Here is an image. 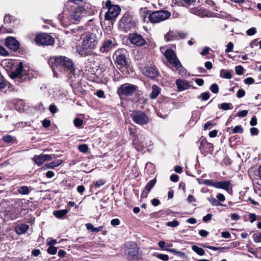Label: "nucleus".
<instances>
[{
	"instance_id": "20",
	"label": "nucleus",
	"mask_w": 261,
	"mask_h": 261,
	"mask_svg": "<svg viewBox=\"0 0 261 261\" xmlns=\"http://www.w3.org/2000/svg\"><path fill=\"white\" fill-rule=\"evenodd\" d=\"M144 74L150 78H154L158 76V72L152 67H147L144 70Z\"/></svg>"
},
{
	"instance_id": "61",
	"label": "nucleus",
	"mask_w": 261,
	"mask_h": 261,
	"mask_svg": "<svg viewBox=\"0 0 261 261\" xmlns=\"http://www.w3.org/2000/svg\"><path fill=\"white\" fill-rule=\"evenodd\" d=\"M254 82V80L252 77H247L244 80V83L247 84H253Z\"/></svg>"
},
{
	"instance_id": "21",
	"label": "nucleus",
	"mask_w": 261,
	"mask_h": 261,
	"mask_svg": "<svg viewBox=\"0 0 261 261\" xmlns=\"http://www.w3.org/2000/svg\"><path fill=\"white\" fill-rule=\"evenodd\" d=\"M116 62L119 68L123 67L126 65V59L125 56L123 54H116Z\"/></svg>"
},
{
	"instance_id": "29",
	"label": "nucleus",
	"mask_w": 261,
	"mask_h": 261,
	"mask_svg": "<svg viewBox=\"0 0 261 261\" xmlns=\"http://www.w3.org/2000/svg\"><path fill=\"white\" fill-rule=\"evenodd\" d=\"M62 162L61 160H57L47 164L46 165L49 168H54L55 167H58L61 165Z\"/></svg>"
},
{
	"instance_id": "25",
	"label": "nucleus",
	"mask_w": 261,
	"mask_h": 261,
	"mask_svg": "<svg viewBox=\"0 0 261 261\" xmlns=\"http://www.w3.org/2000/svg\"><path fill=\"white\" fill-rule=\"evenodd\" d=\"M152 89V90L150 94V97L151 99H155L160 93V88L157 86L153 85Z\"/></svg>"
},
{
	"instance_id": "32",
	"label": "nucleus",
	"mask_w": 261,
	"mask_h": 261,
	"mask_svg": "<svg viewBox=\"0 0 261 261\" xmlns=\"http://www.w3.org/2000/svg\"><path fill=\"white\" fill-rule=\"evenodd\" d=\"M133 144L136 149L139 151H141L143 149V145L142 143H139L138 142V140L135 138L133 139Z\"/></svg>"
},
{
	"instance_id": "23",
	"label": "nucleus",
	"mask_w": 261,
	"mask_h": 261,
	"mask_svg": "<svg viewBox=\"0 0 261 261\" xmlns=\"http://www.w3.org/2000/svg\"><path fill=\"white\" fill-rule=\"evenodd\" d=\"M76 51L82 57H86L91 55L89 48H85L83 46L77 47Z\"/></svg>"
},
{
	"instance_id": "34",
	"label": "nucleus",
	"mask_w": 261,
	"mask_h": 261,
	"mask_svg": "<svg viewBox=\"0 0 261 261\" xmlns=\"http://www.w3.org/2000/svg\"><path fill=\"white\" fill-rule=\"evenodd\" d=\"M2 140L6 143H12L14 140V137L11 135H6L3 136Z\"/></svg>"
},
{
	"instance_id": "19",
	"label": "nucleus",
	"mask_w": 261,
	"mask_h": 261,
	"mask_svg": "<svg viewBox=\"0 0 261 261\" xmlns=\"http://www.w3.org/2000/svg\"><path fill=\"white\" fill-rule=\"evenodd\" d=\"M176 84L179 91H182L188 89L190 87V83L188 81L180 79L176 80Z\"/></svg>"
},
{
	"instance_id": "52",
	"label": "nucleus",
	"mask_w": 261,
	"mask_h": 261,
	"mask_svg": "<svg viewBox=\"0 0 261 261\" xmlns=\"http://www.w3.org/2000/svg\"><path fill=\"white\" fill-rule=\"evenodd\" d=\"M245 94V91L242 89H239L237 93V96L238 98H241L243 97Z\"/></svg>"
},
{
	"instance_id": "15",
	"label": "nucleus",
	"mask_w": 261,
	"mask_h": 261,
	"mask_svg": "<svg viewBox=\"0 0 261 261\" xmlns=\"http://www.w3.org/2000/svg\"><path fill=\"white\" fill-rule=\"evenodd\" d=\"M6 46L10 49L15 51L19 47V43L13 37H8L5 41Z\"/></svg>"
},
{
	"instance_id": "43",
	"label": "nucleus",
	"mask_w": 261,
	"mask_h": 261,
	"mask_svg": "<svg viewBox=\"0 0 261 261\" xmlns=\"http://www.w3.org/2000/svg\"><path fill=\"white\" fill-rule=\"evenodd\" d=\"M232 131L233 133H242L243 132V128L241 126L237 125L232 129Z\"/></svg>"
},
{
	"instance_id": "58",
	"label": "nucleus",
	"mask_w": 261,
	"mask_h": 261,
	"mask_svg": "<svg viewBox=\"0 0 261 261\" xmlns=\"http://www.w3.org/2000/svg\"><path fill=\"white\" fill-rule=\"evenodd\" d=\"M250 131L252 136L257 135L258 134V130L256 127H251Z\"/></svg>"
},
{
	"instance_id": "6",
	"label": "nucleus",
	"mask_w": 261,
	"mask_h": 261,
	"mask_svg": "<svg viewBox=\"0 0 261 261\" xmlns=\"http://www.w3.org/2000/svg\"><path fill=\"white\" fill-rule=\"evenodd\" d=\"M106 7L108 9V11L105 14V19L107 20L115 19L120 12V8L118 5H112L110 0L106 2Z\"/></svg>"
},
{
	"instance_id": "53",
	"label": "nucleus",
	"mask_w": 261,
	"mask_h": 261,
	"mask_svg": "<svg viewBox=\"0 0 261 261\" xmlns=\"http://www.w3.org/2000/svg\"><path fill=\"white\" fill-rule=\"evenodd\" d=\"M49 110L52 114H55L57 112V109L55 105H50Z\"/></svg>"
},
{
	"instance_id": "7",
	"label": "nucleus",
	"mask_w": 261,
	"mask_h": 261,
	"mask_svg": "<svg viewBox=\"0 0 261 261\" xmlns=\"http://www.w3.org/2000/svg\"><path fill=\"white\" fill-rule=\"evenodd\" d=\"M119 26L121 30L127 32L135 28V23L129 14H125L121 18Z\"/></svg>"
},
{
	"instance_id": "47",
	"label": "nucleus",
	"mask_w": 261,
	"mask_h": 261,
	"mask_svg": "<svg viewBox=\"0 0 261 261\" xmlns=\"http://www.w3.org/2000/svg\"><path fill=\"white\" fill-rule=\"evenodd\" d=\"M233 48V44L232 42H229L226 45V49L225 50L226 53H230L232 51Z\"/></svg>"
},
{
	"instance_id": "36",
	"label": "nucleus",
	"mask_w": 261,
	"mask_h": 261,
	"mask_svg": "<svg viewBox=\"0 0 261 261\" xmlns=\"http://www.w3.org/2000/svg\"><path fill=\"white\" fill-rule=\"evenodd\" d=\"M154 256L164 261H168L169 259V256L168 255L166 254L156 253L154 254Z\"/></svg>"
},
{
	"instance_id": "55",
	"label": "nucleus",
	"mask_w": 261,
	"mask_h": 261,
	"mask_svg": "<svg viewBox=\"0 0 261 261\" xmlns=\"http://www.w3.org/2000/svg\"><path fill=\"white\" fill-rule=\"evenodd\" d=\"M42 125L44 127H48L50 125V121L45 119L42 121Z\"/></svg>"
},
{
	"instance_id": "1",
	"label": "nucleus",
	"mask_w": 261,
	"mask_h": 261,
	"mask_svg": "<svg viewBox=\"0 0 261 261\" xmlns=\"http://www.w3.org/2000/svg\"><path fill=\"white\" fill-rule=\"evenodd\" d=\"M48 63L52 68L54 76H58L57 73L55 71L56 68H59L63 70L67 73L69 78H71L74 75L75 68L72 60L65 56H53L50 58Z\"/></svg>"
},
{
	"instance_id": "30",
	"label": "nucleus",
	"mask_w": 261,
	"mask_h": 261,
	"mask_svg": "<svg viewBox=\"0 0 261 261\" xmlns=\"http://www.w3.org/2000/svg\"><path fill=\"white\" fill-rule=\"evenodd\" d=\"M192 250L199 255H203L205 253L204 250L197 246L193 245L192 247Z\"/></svg>"
},
{
	"instance_id": "60",
	"label": "nucleus",
	"mask_w": 261,
	"mask_h": 261,
	"mask_svg": "<svg viewBox=\"0 0 261 261\" xmlns=\"http://www.w3.org/2000/svg\"><path fill=\"white\" fill-rule=\"evenodd\" d=\"M199 234L202 237H206L208 234V232L205 230H200L199 231Z\"/></svg>"
},
{
	"instance_id": "12",
	"label": "nucleus",
	"mask_w": 261,
	"mask_h": 261,
	"mask_svg": "<svg viewBox=\"0 0 261 261\" xmlns=\"http://www.w3.org/2000/svg\"><path fill=\"white\" fill-rule=\"evenodd\" d=\"M72 11L70 13V17L74 22L80 21L82 14L85 12L84 8L82 6H78L76 4L71 5Z\"/></svg>"
},
{
	"instance_id": "5",
	"label": "nucleus",
	"mask_w": 261,
	"mask_h": 261,
	"mask_svg": "<svg viewBox=\"0 0 261 261\" xmlns=\"http://www.w3.org/2000/svg\"><path fill=\"white\" fill-rule=\"evenodd\" d=\"M171 16V13L167 10H160L153 12L149 15L150 22L159 23L168 19Z\"/></svg>"
},
{
	"instance_id": "16",
	"label": "nucleus",
	"mask_w": 261,
	"mask_h": 261,
	"mask_svg": "<svg viewBox=\"0 0 261 261\" xmlns=\"http://www.w3.org/2000/svg\"><path fill=\"white\" fill-rule=\"evenodd\" d=\"M186 36V34L182 32L170 31L165 36V38L167 41H170L178 39H183Z\"/></svg>"
},
{
	"instance_id": "41",
	"label": "nucleus",
	"mask_w": 261,
	"mask_h": 261,
	"mask_svg": "<svg viewBox=\"0 0 261 261\" xmlns=\"http://www.w3.org/2000/svg\"><path fill=\"white\" fill-rule=\"evenodd\" d=\"M75 126L77 127H81L83 124V121L80 118H75L73 120Z\"/></svg>"
},
{
	"instance_id": "27",
	"label": "nucleus",
	"mask_w": 261,
	"mask_h": 261,
	"mask_svg": "<svg viewBox=\"0 0 261 261\" xmlns=\"http://www.w3.org/2000/svg\"><path fill=\"white\" fill-rule=\"evenodd\" d=\"M220 76L222 78L226 79H231L232 78L231 73L225 69H222L220 71Z\"/></svg>"
},
{
	"instance_id": "64",
	"label": "nucleus",
	"mask_w": 261,
	"mask_h": 261,
	"mask_svg": "<svg viewBox=\"0 0 261 261\" xmlns=\"http://www.w3.org/2000/svg\"><path fill=\"white\" fill-rule=\"evenodd\" d=\"M85 188L83 185L79 186L77 188V191L81 194H83V192L85 191Z\"/></svg>"
},
{
	"instance_id": "35",
	"label": "nucleus",
	"mask_w": 261,
	"mask_h": 261,
	"mask_svg": "<svg viewBox=\"0 0 261 261\" xmlns=\"http://www.w3.org/2000/svg\"><path fill=\"white\" fill-rule=\"evenodd\" d=\"M197 98L198 99H201L202 100H207L210 98V94L208 92H205L198 95Z\"/></svg>"
},
{
	"instance_id": "45",
	"label": "nucleus",
	"mask_w": 261,
	"mask_h": 261,
	"mask_svg": "<svg viewBox=\"0 0 261 261\" xmlns=\"http://www.w3.org/2000/svg\"><path fill=\"white\" fill-rule=\"evenodd\" d=\"M235 71L237 74L241 75L243 73L244 68L242 66L240 65L237 66L235 68Z\"/></svg>"
},
{
	"instance_id": "28",
	"label": "nucleus",
	"mask_w": 261,
	"mask_h": 261,
	"mask_svg": "<svg viewBox=\"0 0 261 261\" xmlns=\"http://www.w3.org/2000/svg\"><path fill=\"white\" fill-rule=\"evenodd\" d=\"M33 160L35 162V163L37 164L38 166H40L44 163V161H43V159L41 154L39 155H35L34 156Z\"/></svg>"
},
{
	"instance_id": "59",
	"label": "nucleus",
	"mask_w": 261,
	"mask_h": 261,
	"mask_svg": "<svg viewBox=\"0 0 261 261\" xmlns=\"http://www.w3.org/2000/svg\"><path fill=\"white\" fill-rule=\"evenodd\" d=\"M248 114V111L247 110H242L240 111L238 113V115L240 117H244L246 116Z\"/></svg>"
},
{
	"instance_id": "50",
	"label": "nucleus",
	"mask_w": 261,
	"mask_h": 261,
	"mask_svg": "<svg viewBox=\"0 0 261 261\" xmlns=\"http://www.w3.org/2000/svg\"><path fill=\"white\" fill-rule=\"evenodd\" d=\"M6 86V83L4 80V77L0 73V88H4Z\"/></svg>"
},
{
	"instance_id": "56",
	"label": "nucleus",
	"mask_w": 261,
	"mask_h": 261,
	"mask_svg": "<svg viewBox=\"0 0 261 261\" xmlns=\"http://www.w3.org/2000/svg\"><path fill=\"white\" fill-rule=\"evenodd\" d=\"M217 198L218 199V201L219 202H223V201H224V200L225 199V197L224 195L221 193H219L217 195Z\"/></svg>"
},
{
	"instance_id": "13",
	"label": "nucleus",
	"mask_w": 261,
	"mask_h": 261,
	"mask_svg": "<svg viewBox=\"0 0 261 261\" xmlns=\"http://www.w3.org/2000/svg\"><path fill=\"white\" fill-rule=\"evenodd\" d=\"M206 186L213 187L218 189H222L228 191L230 185L229 181H215L213 180L206 179L203 182Z\"/></svg>"
},
{
	"instance_id": "48",
	"label": "nucleus",
	"mask_w": 261,
	"mask_h": 261,
	"mask_svg": "<svg viewBox=\"0 0 261 261\" xmlns=\"http://www.w3.org/2000/svg\"><path fill=\"white\" fill-rule=\"evenodd\" d=\"M256 31L255 28H251L246 31V34L248 36H252L254 35L256 33Z\"/></svg>"
},
{
	"instance_id": "18",
	"label": "nucleus",
	"mask_w": 261,
	"mask_h": 261,
	"mask_svg": "<svg viewBox=\"0 0 261 261\" xmlns=\"http://www.w3.org/2000/svg\"><path fill=\"white\" fill-rule=\"evenodd\" d=\"M156 182V179L155 178L150 180L146 185L144 190L142 192L141 197L144 198L147 197L149 192L150 191L151 189L154 186Z\"/></svg>"
},
{
	"instance_id": "26",
	"label": "nucleus",
	"mask_w": 261,
	"mask_h": 261,
	"mask_svg": "<svg viewBox=\"0 0 261 261\" xmlns=\"http://www.w3.org/2000/svg\"><path fill=\"white\" fill-rule=\"evenodd\" d=\"M68 212L67 209L55 211L53 212L54 215L57 218H62L65 216Z\"/></svg>"
},
{
	"instance_id": "42",
	"label": "nucleus",
	"mask_w": 261,
	"mask_h": 261,
	"mask_svg": "<svg viewBox=\"0 0 261 261\" xmlns=\"http://www.w3.org/2000/svg\"><path fill=\"white\" fill-rule=\"evenodd\" d=\"M231 104L230 103H222L219 108L223 110H228L230 109V106Z\"/></svg>"
},
{
	"instance_id": "63",
	"label": "nucleus",
	"mask_w": 261,
	"mask_h": 261,
	"mask_svg": "<svg viewBox=\"0 0 261 261\" xmlns=\"http://www.w3.org/2000/svg\"><path fill=\"white\" fill-rule=\"evenodd\" d=\"M111 224L113 226H117L120 224V221L118 219H113L111 220Z\"/></svg>"
},
{
	"instance_id": "31",
	"label": "nucleus",
	"mask_w": 261,
	"mask_h": 261,
	"mask_svg": "<svg viewBox=\"0 0 261 261\" xmlns=\"http://www.w3.org/2000/svg\"><path fill=\"white\" fill-rule=\"evenodd\" d=\"M208 201L214 206H219L223 205L222 203L219 202L213 196H210L207 198Z\"/></svg>"
},
{
	"instance_id": "37",
	"label": "nucleus",
	"mask_w": 261,
	"mask_h": 261,
	"mask_svg": "<svg viewBox=\"0 0 261 261\" xmlns=\"http://www.w3.org/2000/svg\"><path fill=\"white\" fill-rule=\"evenodd\" d=\"M253 239L255 243L261 242V232L254 233Z\"/></svg>"
},
{
	"instance_id": "8",
	"label": "nucleus",
	"mask_w": 261,
	"mask_h": 261,
	"mask_svg": "<svg viewBox=\"0 0 261 261\" xmlns=\"http://www.w3.org/2000/svg\"><path fill=\"white\" fill-rule=\"evenodd\" d=\"M130 117L135 123L140 125L147 124L149 121V118L145 113L140 111L133 112L130 114Z\"/></svg>"
},
{
	"instance_id": "54",
	"label": "nucleus",
	"mask_w": 261,
	"mask_h": 261,
	"mask_svg": "<svg viewBox=\"0 0 261 261\" xmlns=\"http://www.w3.org/2000/svg\"><path fill=\"white\" fill-rule=\"evenodd\" d=\"M211 48L208 47H205L203 48V50L200 53V54L202 56H205L208 54Z\"/></svg>"
},
{
	"instance_id": "9",
	"label": "nucleus",
	"mask_w": 261,
	"mask_h": 261,
	"mask_svg": "<svg viewBox=\"0 0 261 261\" xmlns=\"http://www.w3.org/2000/svg\"><path fill=\"white\" fill-rule=\"evenodd\" d=\"M127 39L131 44L137 46H142L146 44V41L143 37L137 33L129 34Z\"/></svg>"
},
{
	"instance_id": "10",
	"label": "nucleus",
	"mask_w": 261,
	"mask_h": 261,
	"mask_svg": "<svg viewBox=\"0 0 261 261\" xmlns=\"http://www.w3.org/2000/svg\"><path fill=\"white\" fill-rule=\"evenodd\" d=\"M165 56L167 60L173 65L176 69L181 67V64L178 59L175 53L171 49H166Z\"/></svg>"
},
{
	"instance_id": "51",
	"label": "nucleus",
	"mask_w": 261,
	"mask_h": 261,
	"mask_svg": "<svg viewBox=\"0 0 261 261\" xmlns=\"http://www.w3.org/2000/svg\"><path fill=\"white\" fill-rule=\"evenodd\" d=\"M12 20L13 18L11 16L9 15H6L4 19V21L5 23H10L12 21Z\"/></svg>"
},
{
	"instance_id": "11",
	"label": "nucleus",
	"mask_w": 261,
	"mask_h": 261,
	"mask_svg": "<svg viewBox=\"0 0 261 261\" xmlns=\"http://www.w3.org/2000/svg\"><path fill=\"white\" fill-rule=\"evenodd\" d=\"M35 41L37 44L41 45H52L54 39L49 35L45 33L40 34L36 36Z\"/></svg>"
},
{
	"instance_id": "22",
	"label": "nucleus",
	"mask_w": 261,
	"mask_h": 261,
	"mask_svg": "<svg viewBox=\"0 0 261 261\" xmlns=\"http://www.w3.org/2000/svg\"><path fill=\"white\" fill-rule=\"evenodd\" d=\"M29 228V226L27 224H21L17 225L15 228V231L18 234H22L25 233Z\"/></svg>"
},
{
	"instance_id": "39",
	"label": "nucleus",
	"mask_w": 261,
	"mask_h": 261,
	"mask_svg": "<svg viewBox=\"0 0 261 261\" xmlns=\"http://www.w3.org/2000/svg\"><path fill=\"white\" fill-rule=\"evenodd\" d=\"M210 90L214 93L216 94L219 92V87L216 84H213L210 88Z\"/></svg>"
},
{
	"instance_id": "14",
	"label": "nucleus",
	"mask_w": 261,
	"mask_h": 261,
	"mask_svg": "<svg viewBox=\"0 0 261 261\" xmlns=\"http://www.w3.org/2000/svg\"><path fill=\"white\" fill-rule=\"evenodd\" d=\"M24 74L25 72L23 70V63L20 62L15 69L11 72L10 76L12 79H18V81L19 82Z\"/></svg>"
},
{
	"instance_id": "46",
	"label": "nucleus",
	"mask_w": 261,
	"mask_h": 261,
	"mask_svg": "<svg viewBox=\"0 0 261 261\" xmlns=\"http://www.w3.org/2000/svg\"><path fill=\"white\" fill-rule=\"evenodd\" d=\"M9 55V53L6 49L0 45V56H7Z\"/></svg>"
},
{
	"instance_id": "24",
	"label": "nucleus",
	"mask_w": 261,
	"mask_h": 261,
	"mask_svg": "<svg viewBox=\"0 0 261 261\" xmlns=\"http://www.w3.org/2000/svg\"><path fill=\"white\" fill-rule=\"evenodd\" d=\"M191 12L192 13H194L197 15H198L201 17H204V16H208L207 12L206 11V10H203L202 9H191Z\"/></svg>"
},
{
	"instance_id": "44",
	"label": "nucleus",
	"mask_w": 261,
	"mask_h": 261,
	"mask_svg": "<svg viewBox=\"0 0 261 261\" xmlns=\"http://www.w3.org/2000/svg\"><path fill=\"white\" fill-rule=\"evenodd\" d=\"M178 225H179V223L176 220H174L173 221L168 222L166 223L167 226H168L169 227H176Z\"/></svg>"
},
{
	"instance_id": "57",
	"label": "nucleus",
	"mask_w": 261,
	"mask_h": 261,
	"mask_svg": "<svg viewBox=\"0 0 261 261\" xmlns=\"http://www.w3.org/2000/svg\"><path fill=\"white\" fill-rule=\"evenodd\" d=\"M105 184V181L103 180L99 179L96 181L95 186L97 188H99Z\"/></svg>"
},
{
	"instance_id": "40",
	"label": "nucleus",
	"mask_w": 261,
	"mask_h": 261,
	"mask_svg": "<svg viewBox=\"0 0 261 261\" xmlns=\"http://www.w3.org/2000/svg\"><path fill=\"white\" fill-rule=\"evenodd\" d=\"M78 149L80 151L83 153H86L88 150V147L86 144H81L79 145Z\"/></svg>"
},
{
	"instance_id": "2",
	"label": "nucleus",
	"mask_w": 261,
	"mask_h": 261,
	"mask_svg": "<svg viewBox=\"0 0 261 261\" xmlns=\"http://www.w3.org/2000/svg\"><path fill=\"white\" fill-rule=\"evenodd\" d=\"M125 254L132 260H138L142 257L141 250L137 244L134 242H127L125 244Z\"/></svg>"
},
{
	"instance_id": "38",
	"label": "nucleus",
	"mask_w": 261,
	"mask_h": 261,
	"mask_svg": "<svg viewBox=\"0 0 261 261\" xmlns=\"http://www.w3.org/2000/svg\"><path fill=\"white\" fill-rule=\"evenodd\" d=\"M47 251L49 254L54 255L57 252V248L53 246H49Z\"/></svg>"
},
{
	"instance_id": "3",
	"label": "nucleus",
	"mask_w": 261,
	"mask_h": 261,
	"mask_svg": "<svg viewBox=\"0 0 261 261\" xmlns=\"http://www.w3.org/2000/svg\"><path fill=\"white\" fill-rule=\"evenodd\" d=\"M83 40L82 43V46L85 48H89L90 50L94 49L99 41V36L95 33H87L83 35Z\"/></svg>"
},
{
	"instance_id": "17",
	"label": "nucleus",
	"mask_w": 261,
	"mask_h": 261,
	"mask_svg": "<svg viewBox=\"0 0 261 261\" xmlns=\"http://www.w3.org/2000/svg\"><path fill=\"white\" fill-rule=\"evenodd\" d=\"M115 40L114 38L106 40L101 45L100 51L102 53L108 52L115 46Z\"/></svg>"
},
{
	"instance_id": "33",
	"label": "nucleus",
	"mask_w": 261,
	"mask_h": 261,
	"mask_svg": "<svg viewBox=\"0 0 261 261\" xmlns=\"http://www.w3.org/2000/svg\"><path fill=\"white\" fill-rule=\"evenodd\" d=\"M18 193L22 195H27L29 193V190L27 186H21L18 190Z\"/></svg>"
},
{
	"instance_id": "49",
	"label": "nucleus",
	"mask_w": 261,
	"mask_h": 261,
	"mask_svg": "<svg viewBox=\"0 0 261 261\" xmlns=\"http://www.w3.org/2000/svg\"><path fill=\"white\" fill-rule=\"evenodd\" d=\"M57 244V241L55 239H48L47 240V245L48 246H53Z\"/></svg>"
},
{
	"instance_id": "4",
	"label": "nucleus",
	"mask_w": 261,
	"mask_h": 261,
	"mask_svg": "<svg viewBox=\"0 0 261 261\" xmlns=\"http://www.w3.org/2000/svg\"><path fill=\"white\" fill-rule=\"evenodd\" d=\"M137 89L138 87L136 85L129 83H125L118 88L117 92L120 97L122 98L124 96H133Z\"/></svg>"
},
{
	"instance_id": "62",
	"label": "nucleus",
	"mask_w": 261,
	"mask_h": 261,
	"mask_svg": "<svg viewBox=\"0 0 261 261\" xmlns=\"http://www.w3.org/2000/svg\"><path fill=\"white\" fill-rule=\"evenodd\" d=\"M86 228L88 230H90L91 231L94 232V227L93 226L92 224H91V223H87L86 224Z\"/></svg>"
}]
</instances>
